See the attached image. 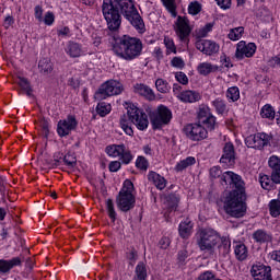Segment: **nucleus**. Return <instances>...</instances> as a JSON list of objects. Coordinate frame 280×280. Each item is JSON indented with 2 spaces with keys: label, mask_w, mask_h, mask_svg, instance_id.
Masks as SVG:
<instances>
[{
  "label": "nucleus",
  "mask_w": 280,
  "mask_h": 280,
  "mask_svg": "<svg viewBox=\"0 0 280 280\" xmlns=\"http://www.w3.org/2000/svg\"><path fill=\"white\" fill-rule=\"evenodd\" d=\"M211 178H220L221 185H230L232 191L225 198L223 209L231 218H244L246 213V203L244 202V196L246 188L244 187V180L242 176L228 171L222 174V168L213 166L210 168Z\"/></svg>",
  "instance_id": "obj_1"
},
{
  "label": "nucleus",
  "mask_w": 280,
  "mask_h": 280,
  "mask_svg": "<svg viewBox=\"0 0 280 280\" xmlns=\"http://www.w3.org/2000/svg\"><path fill=\"white\" fill-rule=\"evenodd\" d=\"M113 51L122 60L128 62L137 60L143 54V42L139 37L122 35L114 38Z\"/></svg>",
  "instance_id": "obj_2"
},
{
  "label": "nucleus",
  "mask_w": 280,
  "mask_h": 280,
  "mask_svg": "<svg viewBox=\"0 0 280 280\" xmlns=\"http://www.w3.org/2000/svg\"><path fill=\"white\" fill-rule=\"evenodd\" d=\"M132 124L137 126L138 130H145L148 129V126H150L148 114L135 105L127 107V115H122L120 117V127L129 137L135 135V131L132 130Z\"/></svg>",
  "instance_id": "obj_3"
},
{
  "label": "nucleus",
  "mask_w": 280,
  "mask_h": 280,
  "mask_svg": "<svg viewBox=\"0 0 280 280\" xmlns=\"http://www.w3.org/2000/svg\"><path fill=\"white\" fill-rule=\"evenodd\" d=\"M115 7L118 8V12L125 16L129 23H131L135 30L138 32H145V23L143 22V18L139 14L137 7H135V2L132 0H113Z\"/></svg>",
  "instance_id": "obj_4"
},
{
  "label": "nucleus",
  "mask_w": 280,
  "mask_h": 280,
  "mask_svg": "<svg viewBox=\"0 0 280 280\" xmlns=\"http://www.w3.org/2000/svg\"><path fill=\"white\" fill-rule=\"evenodd\" d=\"M135 184L130 182V179H126L124 182V186L119 191V195L116 198V205L119 210L124 213H128L131 209H135V205L137 199L135 198Z\"/></svg>",
  "instance_id": "obj_5"
},
{
  "label": "nucleus",
  "mask_w": 280,
  "mask_h": 280,
  "mask_svg": "<svg viewBox=\"0 0 280 280\" xmlns=\"http://www.w3.org/2000/svg\"><path fill=\"white\" fill-rule=\"evenodd\" d=\"M102 13L110 32H117L121 27V14L114 0H103Z\"/></svg>",
  "instance_id": "obj_6"
},
{
  "label": "nucleus",
  "mask_w": 280,
  "mask_h": 280,
  "mask_svg": "<svg viewBox=\"0 0 280 280\" xmlns=\"http://www.w3.org/2000/svg\"><path fill=\"white\" fill-rule=\"evenodd\" d=\"M219 241L218 232L212 229H203L197 233V245L200 250H213Z\"/></svg>",
  "instance_id": "obj_7"
},
{
  "label": "nucleus",
  "mask_w": 280,
  "mask_h": 280,
  "mask_svg": "<svg viewBox=\"0 0 280 280\" xmlns=\"http://www.w3.org/2000/svg\"><path fill=\"white\" fill-rule=\"evenodd\" d=\"M124 91V85L115 80L103 83L95 93L96 100H106L113 95H119Z\"/></svg>",
  "instance_id": "obj_8"
},
{
  "label": "nucleus",
  "mask_w": 280,
  "mask_h": 280,
  "mask_svg": "<svg viewBox=\"0 0 280 280\" xmlns=\"http://www.w3.org/2000/svg\"><path fill=\"white\" fill-rule=\"evenodd\" d=\"M172 121V110L164 105H160L158 110L151 114V124L154 130L167 126Z\"/></svg>",
  "instance_id": "obj_9"
},
{
  "label": "nucleus",
  "mask_w": 280,
  "mask_h": 280,
  "mask_svg": "<svg viewBox=\"0 0 280 280\" xmlns=\"http://www.w3.org/2000/svg\"><path fill=\"white\" fill-rule=\"evenodd\" d=\"M175 34L182 43L189 45V35L191 34V26H189V19L186 16H177L175 22Z\"/></svg>",
  "instance_id": "obj_10"
},
{
  "label": "nucleus",
  "mask_w": 280,
  "mask_h": 280,
  "mask_svg": "<svg viewBox=\"0 0 280 280\" xmlns=\"http://www.w3.org/2000/svg\"><path fill=\"white\" fill-rule=\"evenodd\" d=\"M184 132L190 141H203L209 132L200 122L189 124L184 128Z\"/></svg>",
  "instance_id": "obj_11"
},
{
  "label": "nucleus",
  "mask_w": 280,
  "mask_h": 280,
  "mask_svg": "<svg viewBox=\"0 0 280 280\" xmlns=\"http://www.w3.org/2000/svg\"><path fill=\"white\" fill-rule=\"evenodd\" d=\"M270 141H272V137L264 132L248 136L245 139L247 148H254L256 150H261L262 148H266V145H268Z\"/></svg>",
  "instance_id": "obj_12"
},
{
  "label": "nucleus",
  "mask_w": 280,
  "mask_h": 280,
  "mask_svg": "<svg viewBox=\"0 0 280 280\" xmlns=\"http://www.w3.org/2000/svg\"><path fill=\"white\" fill-rule=\"evenodd\" d=\"M75 128H78V119L75 116L69 115L66 119L58 121L57 133L59 137H69Z\"/></svg>",
  "instance_id": "obj_13"
},
{
  "label": "nucleus",
  "mask_w": 280,
  "mask_h": 280,
  "mask_svg": "<svg viewBox=\"0 0 280 280\" xmlns=\"http://www.w3.org/2000/svg\"><path fill=\"white\" fill-rule=\"evenodd\" d=\"M257 51V45L255 43H246L241 40L236 45L235 58L236 60H244V58H253Z\"/></svg>",
  "instance_id": "obj_14"
},
{
  "label": "nucleus",
  "mask_w": 280,
  "mask_h": 280,
  "mask_svg": "<svg viewBox=\"0 0 280 280\" xmlns=\"http://www.w3.org/2000/svg\"><path fill=\"white\" fill-rule=\"evenodd\" d=\"M250 275L255 280H272V268L257 262L252 266Z\"/></svg>",
  "instance_id": "obj_15"
},
{
  "label": "nucleus",
  "mask_w": 280,
  "mask_h": 280,
  "mask_svg": "<svg viewBox=\"0 0 280 280\" xmlns=\"http://www.w3.org/2000/svg\"><path fill=\"white\" fill-rule=\"evenodd\" d=\"M196 48L202 54H206V56H213V54H218V51H220V45L209 39L197 40Z\"/></svg>",
  "instance_id": "obj_16"
},
{
  "label": "nucleus",
  "mask_w": 280,
  "mask_h": 280,
  "mask_svg": "<svg viewBox=\"0 0 280 280\" xmlns=\"http://www.w3.org/2000/svg\"><path fill=\"white\" fill-rule=\"evenodd\" d=\"M220 163L229 166L235 165V145L233 143L228 142L224 144Z\"/></svg>",
  "instance_id": "obj_17"
},
{
  "label": "nucleus",
  "mask_w": 280,
  "mask_h": 280,
  "mask_svg": "<svg viewBox=\"0 0 280 280\" xmlns=\"http://www.w3.org/2000/svg\"><path fill=\"white\" fill-rule=\"evenodd\" d=\"M133 92L138 95H141L142 97H145V100H149V102H154V100H156L154 91L143 83H137L133 86Z\"/></svg>",
  "instance_id": "obj_18"
},
{
  "label": "nucleus",
  "mask_w": 280,
  "mask_h": 280,
  "mask_svg": "<svg viewBox=\"0 0 280 280\" xmlns=\"http://www.w3.org/2000/svg\"><path fill=\"white\" fill-rule=\"evenodd\" d=\"M268 165L271 168V180L273 183H280V159L277 155L269 158Z\"/></svg>",
  "instance_id": "obj_19"
},
{
  "label": "nucleus",
  "mask_w": 280,
  "mask_h": 280,
  "mask_svg": "<svg viewBox=\"0 0 280 280\" xmlns=\"http://www.w3.org/2000/svg\"><path fill=\"white\" fill-rule=\"evenodd\" d=\"M177 97L180 100V102H184V104H195V102H200V100H202V95L191 90L183 91L182 93L177 94Z\"/></svg>",
  "instance_id": "obj_20"
},
{
  "label": "nucleus",
  "mask_w": 280,
  "mask_h": 280,
  "mask_svg": "<svg viewBox=\"0 0 280 280\" xmlns=\"http://www.w3.org/2000/svg\"><path fill=\"white\" fill-rule=\"evenodd\" d=\"M21 257H14L10 260L0 259V275H8L12 268H16V266H21Z\"/></svg>",
  "instance_id": "obj_21"
},
{
  "label": "nucleus",
  "mask_w": 280,
  "mask_h": 280,
  "mask_svg": "<svg viewBox=\"0 0 280 280\" xmlns=\"http://www.w3.org/2000/svg\"><path fill=\"white\" fill-rule=\"evenodd\" d=\"M252 237L256 244H269V242H272V233L262 229L256 230Z\"/></svg>",
  "instance_id": "obj_22"
},
{
  "label": "nucleus",
  "mask_w": 280,
  "mask_h": 280,
  "mask_svg": "<svg viewBox=\"0 0 280 280\" xmlns=\"http://www.w3.org/2000/svg\"><path fill=\"white\" fill-rule=\"evenodd\" d=\"M148 178L153 183V185H155L156 189L163 190L167 187V180H165V177L161 176L156 172H150Z\"/></svg>",
  "instance_id": "obj_23"
},
{
  "label": "nucleus",
  "mask_w": 280,
  "mask_h": 280,
  "mask_svg": "<svg viewBox=\"0 0 280 280\" xmlns=\"http://www.w3.org/2000/svg\"><path fill=\"white\" fill-rule=\"evenodd\" d=\"M66 54L70 56V58H80L82 56V46L74 42H69L66 47Z\"/></svg>",
  "instance_id": "obj_24"
},
{
  "label": "nucleus",
  "mask_w": 280,
  "mask_h": 280,
  "mask_svg": "<svg viewBox=\"0 0 280 280\" xmlns=\"http://www.w3.org/2000/svg\"><path fill=\"white\" fill-rule=\"evenodd\" d=\"M234 254L238 261L248 259V247L244 243H237L234 247Z\"/></svg>",
  "instance_id": "obj_25"
},
{
  "label": "nucleus",
  "mask_w": 280,
  "mask_h": 280,
  "mask_svg": "<svg viewBox=\"0 0 280 280\" xmlns=\"http://www.w3.org/2000/svg\"><path fill=\"white\" fill-rule=\"evenodd\" d=\"M212 106L215 108V113L218 115H226V113H229V106L226 105V101L221 97L212 101Z\"/></svg>",
  "instance_id": "obj_26"
},
{
  "label": "nucleus",
  "mask_w": 280,
  "mask_h": 280,
  "mask_svg": "<svg viewBox=\"0 0 280 280\" xmlns=\"http://www.w3.org/2000/svg\"><path fill=\"white\" fill-rule=\"evenodd\" d=\"M194 229V224L191 223V221L186 220L184 222H182L179 224V235L180 237H183L184 240H187V237H189V235H191V230Z\"/></svg>",
  "instance_id": "obj_27"
},
{
  "label": "nucleus",
  "mask_w": 280,
  "mask_h": 280,
  "mask_svg": "<svg viewBox=\"0 0 280 280\" xmlns=\"http://www.w3.org/2000/svg\"><path fill=\"white\" fill-rule=\"evenodd\" d=\"M16 84L20 86L21 91L25 93L28 97H32V84L30 83V80L23 78V77H18Z\"/></svg>",
  "instance_id": "obj_28"
},
{
  "label": "nucleus",
  "mask_w": 280,
  "mask_h": 280,
  "mask_svg": "<svg viewBox=\"0 0 280 280\" xmlns=\"http://www.w3.org/2000/svg\"><path fill=\"white\" fill-rule=\"evenodd\" d=\"M191 165H196V158L188 156L176 164L175 172H183V170H187V167H191Z\"/></svg>",
  "instance_id": "obj_29"
},
{
  "label": "nucleus",
  "mask_w": 280,
  "mask_h": 280,
  "mask_svg": "<svg viewBox=\"0 0 280 280\" xmlns=\"http://www.w3.org/2000/svg\"><path fill=\"white\" fill-rule=\"evenodd\" d=\"M126 149V145L124 144H113L106 148V152L108 156H121L124 154V150Z\"/></svg>",
  "instance_id": "obj_30"
},
{
  "label": "nucleus",
  "mask_w": 280,
  "mask_h": 280,
  "mask_svg": "<svg viewBox=\"0 0 280 280\" xmlns=\"http://www.w3.org/2000/svg\"><path fill=\"white\" fill-rule=\"evenodd\" d=\"M178 202H180V197L176 194H170L166 196V207L171 211H176L178 208Z\"/></svg>",
  "instance_id": "obj_31"
},
{
  "label": "nucleus",
  "mask_w": 280,
  "mask_h": 280,
  "mask_svg": "<svg viewBox=\"0 0 280 280\" xmlns=\"http://www.w3.org/2000/svg\"><path fill=\"white\" fill-rule=\"evenodd\" d=\"M38 69L44 75H49L54 71V65L49 59H42L39 60Z\"/></svg>",
  "instance_id": "obj_32"
},
{
  "label": "nucleus",
  "mask_w": 280,
  "mask_h": 280,
  "mask_svg": "<svg viewBox=\"0 0 280 280\" xmlns=\"http://www.w3.org/2000/svg\"><path fill=\"white\" fill-rule=\"evenodd\" d=\"M218 68L209 62H201L197 67L198 73L200 75H209V73H213Z\"/></svg>",
  "instance_id": "obj_33"
},
{
  "label": "nucleus",
  "mask_w": 280,
  "mask_h": 280,
  "mask_svg": "<svg viewBox=\"0 0 280 280\" xmlns=\"http://www.w3.org/2000/svg\"><path fill=\"white\" fill-rule=\"evenodd\" d=\"M218 248L222 257H226L231 253V240L229 237H222Z\"/></svg>",
  "instance_id": "obj_34"
},
{
  "label": "nucleus",
  "mask_w": 280,
  "mask_h": 280,
  "mask_svg": "<svg viewBox=\"0 0 280 280\" xmlns=\"http://www.w3.org/2000/svg\"><path fill=\"white\" fill-rule=\"evenodd\" d=\"M135 280H148V269L145 268V264L139 262L136 266V276Z\"/></svg>",
  "instance_id": "obj_35"
},
{
  "label": "nucleus",
  "mask_w": 280,
  "mask_h": 280,
  "mask_svg": "<svg viewBox=\"0 0 280 280\" xmlns=\"http://www.w3.org/2000/svg\"><path fill=\"white\" fill-rule=\"evenodd\" d=\"M276 115L277 113L275 112V108L269 104L262 106L260 110V116L262 117V119H270L272 121Z\"/></svg>",
  "instance_id": "obj_36"
},
{
  "label": "nucleus",
  "mask_w": 280,
  "mask_h": 280,
  "mask_svg": "<svg viewBox=\"0 0 280 280\" xmlns=\"http://www.w3.org/2000/svg\"><path fill=\"white\" fill-rule=\"evenodd\" d=\"M209 115H211V108H209V105H199L197 112L198 124H200L203 119H207Z\"/></svg>",
  "instance_id": "obj_37"
},
{
  "label": "nucleus",
  "mask_w": 280,
  "mask_h": 280,
  "mask_svg": "<svg viewBox=\"0 0 280 280\" xmlns=\"http://www.w3.org/2000/svg\"><path fill=\"white\" fill-rule=\"evenodd\" d=\"M201 126H206L208 130H215V126H218L217 118L213 114L203 118L200 122Z\"/></svg>",
  "instance_id": "obj_38"
},
{
  "label": "nucleus",
  "mask_w": 280,
  "mask_h": 280,
  "mask_svg": "<svg viewBox=\"0 0 280 280\" xmlns=\"http://www.w3.org/2000/svg\"><path fill=\"white\" fill-rule=\"evenodd\" d=\"M110 110H112V106H110V104H108L106 102H101L96 106V113L101 117H106V115H108V113H110Z\"/></svg>",
  "instance_id": "obj_39"
},
{
  "label": "nucleus",
  "mask_w": 280,
  "mask_h": 280,
  "mask_svg": "<svg viewBox=\"0 0 280 280\" xmlns=\"http://www.w3.org/2000/svg\"><path fill=\"white\" fill-rule=\"evenodd\" d=\"M226 98L229 100V102H237V100H240V88H229L226 91Z\"/></svg>",
  "instance_id": "obj_40"
},
{
  "label": "nucleus",
  "mask_w": 280,
  "mask_h": 280,
  "mask_svg": "<svg viewBox=\"0 0 280 280\" xmlns=\"http://www.w3.org/2000/svg\"><path fill=\"white\" fill-rule=\"evenodd\" d=\"M269 211L272 218H279L280 215V202L277 199H272L269 202Z\"/></svg>",
  "instance_id": "obj_41"
},
{
  "label": "nucleus",
  "mask_w": 280,
  "mask_h": 280,
  "mask_svg": "<svg viewBox=\"0 0 280 280\" xmlns=\"http://www.w3.org/2000/svg\"><path fill=\"white\" fill-rule=\"evenodd\" d=\"M202 12V4L198 1H192L188 5V14H191V16H196L197 14H200Z\"/></svg>",
  "instance_id": "obj_42"
},
{
  "label": "nucleus",
  "mask_w": 280,
  "mask_h": 280,
  "mask_svg": "<svg viewBox=\"0 0 280 280\" xmlns=\"http://www.w3.org/2000/svg\"><path fill=\"white\" fill-rule=\"evenodd\" d=\"M106 210L110 220L115 222V220H117V212L115 211V203H113V199L106 200Z\"/></svg>",
  "instance_id": "obj_43"
},
{
  "label": "nucleus",
  "mask_w": 280,
  "mask_h": 280,
  "mask_svg": "<svg viewBox=\"0 0 280 280\" xmlns=\"http://www.w3.org/2000/svg\"><path fill=\"white\" fill-rule=\"evenodd\" d=\"M242 34H244V27L238 26L235 28H232L228 35L230 40H240L242 38Z\"/></svg>",
  "instance_id": "obj_44"
},
{
  "label": "nucleus",
  "mask_w": 280,
  "mask_h": 280,
  "mask_svg": "<svg viewBox=\"0 0 280 280\" xmlns=\"http://www.w3.org/2000/svg\"><path fill=\"white\" fill-rule=\"evenodd\" d=\"M155 88L158 89V91L160 93H168V91H170V85H168L167 81H165L163 79H158L155 81Z\"/></svg>",
  "instance_id": "obj_45"
},
{
  "label": "nucleus",
  "mask_w": 280,
  "mask_h": 280,
  "mask_svg": "<svg viewBox=\"0 0 280 280\" xmlns=\"http://www.w3.org/2000/svg\"><path fill=\"white\" fill-rule=\"evenodd\" d=\"M63 163L68 165V167H75L78 165V160L75 158V154L73 153H67L63 156Z\"/></svg>",
  "instance_id": "obj_46"
},
{
  "label": "nucleus",
  "mask_w": 280,
  "mask_h": 280,
  "mask_svg": "<svg viewBox=\"0 0 280 280\" xmlns=\"http://www.w3.org/2000/svg\"><path fill=\"white\" fill-rule=\"evenodd\" d=\"M162 3L172 16L176 19V4H174V0H162Z\"/></svg>",
  "instance_id": "obj_47"
},
{
  "label": "nucleus",
  "mask_w": 280,
  "mask_h": 280,
  "mask_svg": "<svg viewBox=\"0 0 280 280\" xmlns=\"http://www.w3.org/2000/svg\"><path fill=\"white\" fill-rule=\"evenodd\" d=\"M259 183L262 189H266L267 191H270V189H272V180L268 178L267 175L260 176Z\"/></svg>",
  "instance_id": "obj_48"
},
{
  "label": "nucleus",
  "mask_w": 280,
  "mask_h": 280,
  "mask_svg": "<svg viewBox=\"0 0 280 280\" xmlns=\"http://www.w3.org/2000/svg\"><path fill=\"white\" fill-rule=\"evenodd\" d=\"M189 257V252L187 249H182L177 254V261L179 266H185L187 264V258Z\"/></svg>",
  "instance_id": "obj_49"
},
{
  "label": "nucleus",
  "mask_w": 280,
  "mask_h": 280,
  "mask_svg": "<svg viewBox=\"0 0 280 280\" xmlns=\"http://www.w3.org/2000/svg\"><path fill=\"white\" fill-rule=\"evenodd\" d=\"M120 161L125 165H128V163H130V161H132V154L126 148H125L124 152L120 154Z\"/></svg>",
  "instance_id": "obj_50"
},
{
  "label": "nucleus",
  "mask_w": 280,
  "mask_h": 280,
  "mask_svg": "<svg viewBox=\"0 0 280 280\" xmlns=\"http://www.w3.org/2000/svg\"><path fill=\"white\" fill-rule=\"evenodd\" d=\"M175 78L177 82H179V84H189V78H187V74H185V72H177L175 74Z\"/></svg>",
  "instance_id": "obj_51"
},
{
  "label": "nucleus",
  "mask_w": 280,
  "mask_h": 280,
  "mask_svg": "<svg viewBox=\"0 0 280 280\" xmlns=\"http://www.w3.org/2000/svg\"><path fill=\"white\" fill-rule=\"evenodd\" d=\"M171 65L176 69H183V67H185V61L180 57H174L171 61Z\"/></svg>",
  "instance_id": "obj_52"
},
{
  "label": "nucleus",
  "mask_w": 280,
  "mask_h": 280,
  "mask_svg": "<svg viewBox=\"0 0 280 280\" xmlns=\"http://www.w3.org/2000/svg\"><path fill=\"white\" fill-rule=\"evenodd\" d=\"M136 166L139 170H148V160H145L143 156H139L136 161Z\"/></svg>",
  "instance_id": "obj_53"
},
{
  "label": "nucleus",
  "mask_w": 280,
  "mask_h": 280,
  "mask_svg": "<svg viewBox=\"0 0 280 280\" xmlns=\"http://www.w3.org/2000/svg\"><path fill=\"white\" fill-rule=\"evenodd\" d=\"M159 244L160 248H162L163 250H167V248H170V244H172V241H170V237L164 236L160 240Z\"/></svg>",
  "instance_id": "obj_54"
},
{
  "label": "nucleus",
  "mask_w": 280,
  "mask_h": 280,
  "mask_svg": "<svg viewBox=\"0 0 280 280\" xmlns=\"http://www.w3.org/2000/svg\"><path fill=\"white\" fill-rule=\"evenodd\" d=\"M55 16L51 12H47L44 18L45 25H54Z\"/></svg>",
  "instance_id": "obj_55"
},
{
  "label": "nucleus",
  "mask_w": 280,
  "mask_h": 280,
  "mask_svg": "<svg viewBox=\"0 0 280 280\" xmlns=\"http://www.w3.org/2000/svg\"><path fill=\"white\" fill-rule=\"evenodd\" d=\"M222 10L231 9V0H215Z\"/></svg>",
  "instance_id": "obj_56"
},
{
  "label": "nucleus",
  "mask_w": 280,
  "mask_h": 280,
  "mask_svg": "<svg viewBox=\"0 0 280 280\" xmlns=\"http://www.w3.org/2000/svg\"><path fill=\"white\" fill-rule=\"evenodd\" d=\"M121 170V162L113 161L109 163V172H119Z\"/></svg>",
  "instance_id": "obj_57"
},
{
  "label": "nucleus",
  "mask_w": 280,
  "mask_h": 280,
  "mask_svg": "<svg viewBox=\"0 0 280 280\" xmlns=\"http://www.w3.org/2000/svg\"><path fill=\"white\" fill-rule=\"evenodd\" d=\"M12 25H14V18L11 15H8L4 21H3V27L5 30H10V27H12Z\"/></svg>",
  "instance_id": "obj_58"
},
{
  "label": "nucleus",
  "mask_w": 280,
  "mask_h": 280,
  "mask_svg": "<svg viewBox=\"0 0 280 280\" xmlns=\"http://www.w3.org/2000/svg\"><path fill=\"white\" fill-rule=\"evenodd\" d=\"M164 45L167 49H170V51H176V46L174 45V40L165 37Z\"/></svg>",
  "instance_id": "obj_59"
},
{
  "label": "nucleus",
  "mask_w": 280,
  "mask_h": 280,
  "mask_svg": "<svg viewBox=\"0 0 280 280\" xmlns=\"http://www.w3.org/2000/svg\"><path fill=\"white\" fill-rule=\"evenodd\" d=\"M199 280H215V276L211 273V271H206L201 273L198 278Z\"/></svg>",
  "instance_id": "obj_60"
},
{
  "label": "nucleus",
  "mask_w": 280,
  "mask_h": 280,
  "mask_svg": "<svg viewBox=\"0 0 280 280\" xmlns=\"http://www.w3.org/2000/svg\"><path fill=\"white\" fill-rule=\"evenodd\" d=\"M35 19H37V21L39 22H43V7L40 5L35 7Z\"/></svg>",
  "instance_id": "obj_61"
},
{
  "label": "nucleus",
  "mask_w": 280,
  "mask_h": 280,
  "mask_svg": "<svg viewBox=\"0 0 280 280\" xmlns=\"http://www.w3.org/2000/svg\"><path fill=\"white\" fill-rule=\"evenodd\" d=\"M127 259H129V261H131V264H135V261H137V250L131 249V250L127 254Z\"/></svg>",
  "instance_id": "obj_62"
},
{
  "label": "nucleus",
  "mask_w": 280,
  "mask_h": 280,
  "mask_svg": "<svg viewBox=\"0 0 280 280\" xmlns=\"http://www.w3.org/2000/svg\"><path fill=\"white\" fill-rule=\"evenodd\" d=\"M221 62L228 69L229 67H233V63H231V58L226 57V55L221 56Z\"/></svg>",
  "instance_id": "obj_63"
},
{
  "label": "nucleus",
  "mask_w": 280,
  "mask_h": 280,
  "mask_svg": "<svg viewBox=\"0 0 280 280\" xmlns=\"http://www.w3.org/2000/svg\"><path fill=\"white\" fill-rule=\"evenodd\" d=\"M271 259L273 261H279L280 262V250H273L271 252Z\"/></svg>",
  "instance_id": "obj_64"
}]
</instances>
